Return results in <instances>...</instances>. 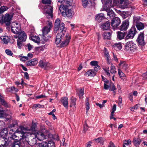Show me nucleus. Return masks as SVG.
<instances>
[{"label":"nucleus","mask_w":147,"mask_h":147,"mask_svg":"<svg viewBox=\"0 0 147 147\" xmlns=\"http://www.w3.org/2000/svg\"><path fill=\"white\" fill-rule=\"evenodd\" d=\"M58 31L56 36L55 43L58 45L61 43V40L64 37L66 32L65 25L63 22H61L59 18L57 19L55 22V28L54 32L56 33Z\"/></svg>","instance_id":"nucleus-1"},{"label":"nucleus","mask_w":147,"mask_h":147,"mask_svg":"<svg viewBox=\"0 0 147 147\" xmlns=\"http://www.w3.org/2000/svg\"><path fill=\"white\" fill-rule=\"evenodd\" d=\"M137 45L132 41H129L125 44L124 50L128 53H133L137 51Z\"/></svg>","instance_id":"nucleus-2"},{"label":"nucleus","mask_w":147,"mask_h":147,"mask_svg":"<svg viewBox=\"0 0 147 147\" xmlns=\"http://www.w3.org/2000/svg\"><path fill=\"white\" fill-rule=\"evenodd\" d=\"M59 10L62 15L64 17L71 18L73 16V11L67 8L66 6L61 5L59 7Z\"/></svg>","instance_id":"nucleus-3"},{"label":"nucleus","mask_w":147,"mask_h":147,"mask_svg":"<svg viewBox=\"0 0 147 147\" xmlns=\"http://www.w3.org/2000/svg\"><path fill=\"white\" fill-rule=\"evenodd\" d=\"M27 129L23 127H20L16 131L14 132V133L11 136L10 138H12V140L14 141V139L17 140V135L18 134L20 133L23 136L25 133H26Z\"/></svg>","instance_id":"nucleus-4"},{"label":"nucleus","mask_w":147,"mask_h":147,"mask_svg":"<svg viewBox=\"0 0 147 147\" xmlns=\"http://www.w3.org/2000/svg\"><path fill=\"white\" fill-rule=\"evenodd\" d=\"M44 10L47 18H51L53 17V8L51 5H47L44 7Z\"/></svg>","instance_id":"nucleus-5"},{"label":"nucleus","mask_w":147,"mask_h":147,"mask_svg":"<svg viewBox=\"0 0 147 147\" xmlns=\"http://www.w3.org/2000/svg\"><path fill=\"white\" fill-rule=\"evenodd\" d=\"M136 33V31L135 27L132 26L129 31L127 35L125 38V39L127 40L133 38Z\"/></svg>","instance_id":"nucleus-6"},{"label":"nucleus","mask_w":147,"mask_h":147,"mask_svg":"<svg viewBox=\"0 0 147 147\" xmlns=\"http://www.w3.org/2000/svg\"><path fill=\"white\" fill-rule=\"evenodd\" d=\"M11 28L12 32L15 34H18L20 29V24L15 22H12L11 24Z\"/></svg>","instance_id":"nucleus-7"},{"label":"nucleus","mask_w":147,"mask_h":147,"mask_svg":"<svg viewBox=\"0 0 147 147\" xmlns=\"http://www.w3.org/2000/svg\"><path fill=\"white\" fill-rule=\"evenodd\" d=\"M120 20L119 18L115 17L113 18L111 23V26L114 30L116 29L120 24Z\"/></svg>","instance_id":"nucleus-8"},{"label":"nucleus","mask_w":147,"mask_h":147,"mask_svg":"<svg viewBox=\"0 0 147 147\" xmlns=\"http://www.w3.org/2000/svg\"><path fill=\"white\" fill-rule=\"evenodd\" d=\"M47 26H45L42 29L43 36L46 35L50 32L51 28L52 27V24L51 21H48L47 22Z\"/></svg>","instance_id":"nucleus-9"},{"label":"nucleus","mask_w":147,"mask_h":147,"mask_svg":"<svg viewBox=\"0 0 147 147\" xmlns=\"http://www.w3.org/2000/svg\"><path fill=\"white\" fill-rule=\"evenodd\" d=\"M144 37V33H141L139 34L137 40L138 45L141 47H142L145 45Z\"/></svg>","instance_id":"nucleus-10"},{"label":"nucleus","mask_w":147,"mask_h":147,"mask_svg":"<svg viewBox=\"0 0 147 147\" xmlns=\"http://www.w3.org/2000/svg\"><path fill=\"white\" fill-rule=\"evenodd\" d=\"M113 3L115 5L121 4L123 5V8L126 7L129 4L128 0H114Z\"/></svg>","instance_id":"nucleus-11"},{"label":"nucleus","mask_w":147,"mask_h":147,"mask_svg":"<svg viewBox=\"0 0 147 147\" xmlns=\"http://www.w3.org/2000/svg\"><path fill=\"white\" fill-rule=\"evenodd\" d=\"M101 2L104 6L103 8H105L106 9L108 8H110L111 5L112 0H101Z\"/></svg>","instance_id":"nucleus-12"},{"label":"nucleus","mask_w":147,"mask_h":147,"mask_svg":"<svg viewBox=\"0 0 147 147\" xmlns=\"http://www.w3.org/2000/svg\"><path fill=\"white\" fill-rule=\"evenodd\" d=\"M37 146H39V147H55L54 143L52 142L49 141L48 143L43 142L39 144H37Z\"/></svg>","instance_id":"nucleus-13"},{"label":"nucleus","mask_w":147,"mask_h":147,"mask_svg":"<svg viewBox=\"0 0 147 147\" xmlns=\"http://www.w3.org/2000/svg\"><path fill=\"white\" fill-rule=\"evenodd\" d=\"M129 25V22L128 20H125L123 21L122 24L120 26V30L121 31L126 30L128 28Z\"/></svg>","instance_id":"nucleus-14"},{"label":"nucleus","mask_w":147,"mask_h":147,"mask_svg":"<svg viewBox=\"0 0 147 147\" xmlns=\"http://www.w3.org/2000/svg\"><path fill=\"white\" fill-rule=\"evenodd\" d=\"M12 17L8 14H6L4 17V21L5 23L7 26H9Z\"/></svg>","instance_id":"nucleus-15"},{"label":"nucleus","mask_w":147,"mask_h":147,"mask_svg":"<svg viewBox=\"0 0 147 147\" xmlns=\"http://www.w3.org/2000/svg\"><path fill=\"white\" fill-rule=\"evenodd\" d=\"M18 34V39L24 42L26 41L27 36L25 33L24 31L21 32Z\"/></svg>","instance_id":"nucleus-16"},{"label":"nucleus","mask_w":147,"mask_h":147,"mask_svg":"<svg viewBox=\"0 0 147 147\" xmlns=\"http://www.w3.org/2000/svg\"><path fill=\"white\" fill-rule=\"evenodd\" d=\"M110 27V22L109 21H107L105 23L102 24L100 26L101 28L103 30H107Z\"/></svg>","instance_id":"nucleus-17"},{"label":"nucleus","mask_w":147,"mask_h":147,"mask_svg":"<svg viewBox=\"0 0 147 147\" xmlns=\"http://www.w3.org/2000/svg\"><path fill=\"white\" fill-rule=\"evenodd\" d=\"M35 138H36L38 140L40 141L43 140L45 138V136L43 133L39 131L35 133Z\"/></svg>","instance_id":"nucleus-18"},{"label":"nucleus","mask_w":147,"mask_h":147,"mask_svg":"<svg viewBox=\"0 0 147 147\" xmlns=\"http://www.w3.org/2000/svg\"><path fill=\"white\" fill-rule=\"evenodd\" d=\"M120 68L124 70L127 71L128 69V65L125 61H121L119 64Z\"/></svg>","instance_id":"nucleus-19"},{"label":"nucleus","mask_w":147,"mask_h":147,"mask_svg":"<svg viewBox=\"0 0 147 147\" xmlns=\"http://www.w3.org/2000/svg\"><path fill=\"white\" fill-rule=\"evenodd\" d=\"M104 10L106 11L107 12V15L109 16L110 18H114L115 17V14L114 12L112 10H110V8L107 9H105V8H103Z\"/></svg>","instance_id":"nucleus-20"},{"label":"nucleus","mask_w":147,"mask_h":147,"mask_svg":"<svg viewBox=\"0 0 147 147\" xmlns=\"http://www.w3.org/2000/svg\"><path fill=\"white\" fill-rule=\"evenodd\" d=\"M38 60L37 58H34L29 60L27 62V65L29 66H35L38 63Z\"/></svg>","instance_id":"nucleus-21"},{"label":"nucleus","mask_w":147,"mask_h":147,"mask_svg":"<svg viewBox=\"0 0 147 147\" xmlns=\"http://www.w3.org/2000/svg\"><path fill=\"white\" fill-rule=\"evenodd\" d=\"M125 33L122 32L121 31H118L117 32V39L118 40H121L124 39L125 36Z\"/></svg>","instance_id":"nucleus-22"},{"label":"nucleus","mask_w":147,"mask_h":147,"mask_svg":"<svg viewBox=\"0 0 147 147\" xmlns=\"http://www.w3.org/2000/svg\"><path fill=\"white\" fill-rule=\"evenodd\" d=\"M142 141L141 139L137 138H135L133 139V142L134 145L136 147H139Z\"/></svg>","instance_id":"nucleus-23"},{"label":"nucleus","mask_w":147,"mask_h":147,"mask_svg":"<svg viewBox=\"0 0 147 147\" xmlns=\"http://www.w3.org/2000/svg\"><path fill=\"white\" fill-rule=\"evenodd\" d=\"M61 102L65 107L67 108H68V99L67 97H64L62 98L61 99Z\"/></svg>","instance_id":"nucleus-24"},{"label":"nucleus","mask_w":147,"mask_h":147,"mask_svg":"<svg viewBox=\"0 0 147 147\" xmlns=\"http://www.w3.org/2000/svg\"><path fill=\"white\" fill-rule=\"evenodd\" d=\"M96 74V72L93 70H90L84 74V75L87 77L94 76Z\"/></svg>","instance_id":"nucleus-25"},{"label":"nucleus","mask_w":147,"mask_h":147,"mask_svg":"<svg viewBox=\"0 0 147 147\" xmlns=\"http://www.w3.org/2000/svg\"><path fill=\"white\" fill-rule=\"evenodd\" d=\"M37 142L35 138H33L31 141H29L28 143L29 145L31 146V147H39V146H37V144H36Z\"/></svg>","instance_id":"nucleus-26"},{"label":"nucleus","mask_w":147,"mask_h":147,"mask_svg":"<svg viewBox=\"0 0 147 147\" xmlns=\"http://www.w3.org/2000/svg\"><path fill=\"white\" fill-rule=\"evenodd\" d=\"M70 39V38H68L67 39H66L65 40L63 41L61 43L60 46L61 47H63L68 45Z\"/></svg>","instance_id":"nucleus-27"},{"label":"nucleus","mask_w":147,"mask_h":147,"mask_svg":"<svg viewBox=\"0 0 147 147\" xmlns=\"http://www.w3.org/2000/svg\"><path fill=\"white\" fill-rule=\"evenodd\" d=\"M113 48L116 50H120L122 48L121 43H116L114 45H112Z\"/></svg>","instance_id":"nucleus-28"},{"label":"nucleus","mask_w":147,"mask_h":147,"mask_svg":"<svg viewBox=\"0 0 147 147\" xmlns=\"http://www.w3.org/2000/svg\"><path fill=\"white\" fill-rule=\"evenodd\" d=\"M136 26L138 30H140L144 29V24L140 22H136Z\"/></svg>","instance_id":"nucleus-29"},{"label":"nucleus","mask_w":147,"mask_h":147,"mask_svg":"<svg viewBox=\"0 0 147 147\" xmlns=\"http://www.w3.org/2000/svg\"><path fill=\"white\" fill-rule=\"evenodd\" d=\"M0 39L3 41L4 44H7L9 40V39L8 36H1Z\"/></svg>","instance_id":"nucleus-30"},{"label":"nucleus","mask_w":147,"mask_h":147,"mask_svg":"<svg viewBox=\"0 0 147 147\" xmlns=\"http://www.w3.org/2000/svg\"><path fill=\"white\" fill-rule=\"evenodd\" d=\"M104 14L100 13L97 14L96 16V20L98 22H100L104 18Z\"/></svg>","instance_id":"nucleus-31"},{"label":"nucleus","mask_w":147,"mask_h":147,"mask_svg":"<svg viewBox=\"0 0 147 147\" xmlns=\"http://www.w3.org/2000/svg\"><path fill=\"white\" fill-rule=\"evenodd\" d=\"M76 100V99L75 98L72 97L71 98V101L70 102V106L71 107H73L74 108H76L75 105Z\"/></svg>","instance_id":"nucleus-32"},{"label":"nucleus","mask_w":147,"mask_h":147,"mask_svg":"<svg viewBox=\"0 0 147 147\" xmlns=\"http://www.w3.org/2000/svg\"><path fill=\"white\" fill-rule=\"evenodd\" d=\"M18 90L17 88H15L14 86H12L9 87L7 89V91L12 93H15L18 91Z\"/></svg>","instance_id":"nucleus-33"},{"label":"nucleus","mask_w":147,"mask_h":147,"mask_svg":"<svg viewBox=\"0 0 147 147\" xmlns=\"http://www.w3.org/2000/svg\"><path fill=\"white\" fill-rule=\"evenodd\" d=\"M11 142H12V141L8 140L5 139L4 140V144H1V145L2 147H6L8 145H11L12 144Z\"/></svg>","instance_id":"nucleus-34"},{"label":"nucleus","mask_w":147,"mask_h":147,"mask_svg":"<svg viewBox=\"0 0 147 147\" xmlns=\"http://www.w3.org/2000/svg\"><path fill=\"white\" fill-rule=\"evenodd\" d=\"M82 6L84 8L86 7L90 3V0H82Z\"/></svg>","instance_id":"nucleus-35"},{"label":"nucleus","mask_w":147,"mask_h":147,"mask_svg":"<svg viewBox=\"0 0 147 147\" xmlns=\"http://www.w3.org/2000/svg\"><path fill=\"white\" fill-rule=\"evenodd\" d=\"M111 34L110 32H105L103 34V36L105 39H109L110 38Z\"/></svg>","instance_id":"nucleus-36"},{"label":"nucleus","mask_w":147,"mask_h":147,"mask_svg":"<svg viewBox=\"0 0 147 147\" xmlns=\"http://www.w3.org/2000/svg\"><path fill=\"white\" fill-rule=\"evenodd\" d=\"M31 39L34 42L38 43L40 42V39L37 36H33L31 38Z\"/></svg>","instance_id":"nucleus-37"},{"label":"nucleus","mask_w":147,"mask_h":147,"mask_svg":"<svg viewBox=\"0 0 147 147\" xmlns=\"http://www.w3.org/2000/svg\"><path fill=\"white\" fill-rule=\"evenodd\" d=\"M9 130L8 128H5L2 130L1 132V134L2 136H6L8 133V130Z\"/></svg>","instance_id":"nucleus-38"},{"label":"nucleus","mask_w":147,"mask_h":147,"mask_svg":"<svg viewBox=\"0 0 147 147\" xmlns=\"http://www.w3.org/2000/svg\"><path fill=\"white\" fill-rule=\"evenodd\" d=\"M89 99L88 98H87L86 100V112L87 113L88 112L89 109H90L89 107V103L88 102Z\"/></svg>","instance_id":"nucleus-39"},{"label":"nucleus","mask_w":147,"mask_h":147,"mask_svg":"<svg viewBox=\"0 0 147 147\" xmlns=\"http://www.w3.org/2000/svg\"><path fill=\"white\" fill-rule=\"evenodd\" d=\"M78 94L80 98H82V96L84 94V90L80 89L78 90Z\"/></svg>","instance_id":"nucleus-40"},{"label":"nucleus","mask_w":147,"mask_h":147,"mask_svg":"<svg viewBox=\"0 0 147 147\" xmlns=\"http://www.w3.org/2000/svg\"><path fill=\"white\" fill-rule=\"evenodd\" d=\"M96 142L100 143L102 144H103L104 139L102 138H100L96 139H94V140Z\"/></svg>","instance_id":"nucleus-41"},{"label":"nucleus","mask_w":147,"mask_h":147,"mask_svg":"<svg viewBox=\"0 0 147 147\" xmlns=\"http://www.w3.org/2000/svg\"><path fill=\"white\" fill-rule=\"evenodd\" d=\"M0 103L2 104L3 105L5 106H7V104L6 102L4 100V99H3V97L1 96L0 95Z\"/></svg>","instance_id":"nucleus-42"},{"label":"nucleus","mask_w":147,"mask_h":147,"mask_svg":"<svg viewBox=\"0 0 147 147\" xmlns=\"http://www.w3.org/2000/svg\"><path fill=\"white\" fill-rule=\"evenodd\" d=\"M8 8L6 6H2L0 8V14L3 13L5 11L7 10Z\"/></svg>","instance_id":"nucleus-43"},{"label":"nucleus","mask_w":147,"mask_h":147,"mask_svg":"<svg viewBox=\"0 0 147 147\" xmlns=\"http://www.w3.org/2000/svg\"><path fill=\"white\" fill-rule=\"evenodd\" d=\"M11 147H20V142L19 141H13Z\"/></svg>","instance_id":"nucleus-44"},{"label":"nucleus","mask_w":147,"mask_h":147,"mask_svg":"<svg viewBox=\"0 0 147 147\" xmlns=\"http://www.w3.org/2000/svg\"><path fill=\"white\" fill-rule=\"evenodd\" d=\"M46 63L44 62L43 61L40 60L39 61V66L42 68L45 67V65Z\"/></svg>","instance_id":"nucleus-45"},{"label":"nucleus","mask_w":147,"mask_h":147,"mask_svg":"<svg viewBox=\"0 0 147 147\" xmlns=\"http://www.w3.org/2000/svg\"><path fill=\"white\" fill-rule=\"evenodd\" d=\"M111 86H112V88H110V90L111 91H113V92L114 93V95H115L116 92L117 88H115V86L113 83H111Z\"/></svg>","instance_id":"nucleus-46"},{"label":"nucleus","mask_w":147,"mask_h":147,"mask_svg":"<svg viewBox=\"0 0 147 147\" xmlns=\"http://www.w3.org/2000/svg\"><path fill=\"white\" fill-rule=\"evenodd\" d=\"M111 73L112 74H114L116 72V68L112 64L111 65V69L110 71Z\"/></svg>","instance_id":"nucleus-47"},{"label":"nucleus","mask_w":147,"mask_h":147,"mask_svg":"<svg viewBox=\"0 0 147 147\" xmlns=\"http://www.w3.org/2000/svg\"><path fill=\"white\" fill-rule=\"evenodd\" d=\"M18 39L17 40V45L19 49H20L22 46V43L24 42Z\"/></svg>","instance_id":"nucleus-48"},{"label":"nucleus","mask_w":147,"mask_h":147,"mask_svg":"<svg viewBox=\"0 0 147 147\" xmlns=\"http://www.w3.org/2000/svg\"><path fill=\"white\" fill-rule=\"evenodd\" d=\"M51 0H42V2L45 4H51Z\"/></svg>","instance_id":"nucleus-49"},{"label":"nucleus","mask_w":147,"mask_h":147,"mask_svg":"<svg viewBox=\"0 0 147 147\" xmlns=\"http://www.w3.org/2000/svg\"><path fill=\"white\" fill-rule=\"evenodd\" d=\"M51 68V67L50 63H46L45 65V67H43V68L46 69H48Z\"/></svg>","instance_id":"nucleus-50"},{"label":"nucleus","mask_w":147,"mask_h":147,"mask_svg":"<svg viewBox=\"0 0 147 147\" xmlns=\"http://www.w3.org/2000/svg\"><path fill=\"white\" fill-rule=\"evenodd\" d=\"M90 64L92 66H97L98 65V62L96 61H92L90 62Z\"/></svg>","instance_id":"nucleus-51"},{"label":"nucleus","mask_w":147,"mask_h":147,"mask_svg":"<svg viewBox=\"0 0 147 147\" xmlns=\"http://www.w3.org/2000/svg\"><path fill=\"white\" fill-rule=\"evenodd\" d=\"M5 53L7 55L11 56L13 54V53L9 49H7L5 50Z\"/></svg>","instance_id":"nucleus-52"},{"label":"nucleus","mask_w":147,"mask_h":147,"mask_svg":"<svg viewBox=\"0 0 147 147\" xmlns=\"http://www.w3.org/2000/svg\"><path fill=\"white\" fill-rule=\"evenodd\" d=\"M118 73L119 76H120V77L121 78H124L125 76V75L119 69V72Z\"/></svg>","instance_id":"nucleus-53"},{"label":"nucleus","mask_w":147,"mask_h":147,"mask_svg":"<svg viewBox=\"0 0 147 147\" xmlns=\"http://www.w3.org/2000/svg\"><path fill=\"white\" fill-rule=\"evenodd\" d=\"M124 144L123 145L125 146V145H129L131 144V140L129 139L127 141L126 140H125L124 141Z\"/></svg>","instance_id":"nucleus-54"},{"label":"nucleus","mask_w":147,"mask_h":147,"mask_svg":"<svg viewBox=\"0 0 147 147\" xmlns=\"http://www.w3.org/2000/svg\"><path fill=\"white\" fill-rule=\"evenodd\" d=\"M44 50L43 47H38L37 49H36V53H39V51H42Z\"/></svg>","instance_id":"nucleus-55"},{"label":"nucleus","mask_w":147,"mask_h":147,"mask_svg":"<svg viewBox=\"0 0 147 147\" xmlns=\"http://www.w3.org/2000/svg\"><path fill=\"white\" fill-rule=\"evenodd\" d=\"M5 114V111L0 109V118L3 117L4 115Z\"/></svg>","instance_id":"nucleus-56"},{"label":"nucleus","mask_w":147,"mask_h":147,"mask_svg":"<svg viewBox=\"0 0 147 147\" xmlns=\"http://www.w3.org/2000/svg\"><path fill=\"white\" fill-rule=\"evenodd\" d=\"M88 125L86 124H85L84 127V130H83V132L84 133H85L88 130Z\"/></svg>","instance_id":"nucleus-57"},{"label":"nucleus","mask_w":147,"mask_h":147,"mask_svg":"<svg viewBox=\"0 0 147 147\" xmlns=\"http://www.w3.org/2000/svg\"><path fill=\"white\" fill-rule=\"evenodd\" d=\"M29 58H28V57L26 56L22 57L20 59V60L22 61H25L26 60H28Z\"/></svg>","instance_id":"nucleus-58"},{"label":"nucleus","mask_w":147,"mask_h":147,"mask_svg":"<svg viewBox=\"0 0 147 147\" xmlns=\"http://www.w3.org/2000/svg\"><path fill=\"white\" fill-rule=\"evenodd\" d=\"M140 20V17H135L134 18V21L136 23V22H139V20Z\"/></svg>","instance_id":"nucleus-59"},{"label":"nucleus","mask_w":147,"mask_h":147,"mask_svg":"<svg viewBox=\"0 0 147 147\" xmlns=\"http://www.w3.org/2000/svg\"><path fill=\"white\" fill-rule=\"evenodd\" d=\"M104 70L105 71V73H106L107 75L108 76H110V74L109 72V68H108V69H104Z\"/></svg>","instance_id":"nucleus-60"},{"label":"nucleus","mask_w":147,"mask_h":147,"mask_svg":"<svg viewBox=\"0 0 147 147\" xmlns=\"http://www.w3.org/2000/svg\"><path fill=\"white\" fill-rule=\"evenodd\" d=\"M26 46L28 47V50L29 51L31 50L33 47L32 46L30 43L27 44Z\"/></svg>","instance_id":"nucleus-61"},{"label":"nucleus","mask_w":147,"mask_h":147,"mask_svg":"<svg viewBox=\"0 0 147 147\" xmlns=\"http://www.w3.org/2000/svg\"><path fill=\"white\" fill-rule=\"evenodd\" d=\"M116 105L115 104H114L113 105V108L112 109V111L111 112H112V114L114 113V112H115V111L116 110Z\"/></svg>","instance_id":"nucleus-62"},{"label":"nucleus","mask_w":147,"mask_h":147,"mask_svg":"<svg viewBox=\"0 0 147 147\" xmlns=\"http://www.w3.org/2000/svg\"><path fill=\"white\" fill-rule=\"evenodd\" d=\"M46 97V96L43 95H41L39 96H36V98L37 99H39L40 98H42L44 97Z\"/></svg>","instance_id":"nucleus-63"},{"label":"nucleus","mask_w":147,"mask_h":147,"mask_svg":"<svg viewBox=\"0 0 147 147\" xmlns=\"http://www.w3.org/2000/svg\"><path fill=\"white\" fill-rule=\"evenodd\" d=\"M108 147H116L114 144L112 142H110L109 143V145Z\"/></svg>","instance_id":"nucleus-64"}]
</instances>
